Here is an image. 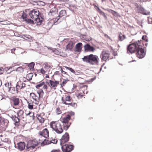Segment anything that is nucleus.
Returning <instances> with one entry per match:
<instances>
[{
	"label": "nucleus",
	"instance_id": "1",
	"mask_svg": "<svg viewBox=\"0 0 152 152\" xmlns=\"http://www.w3.org/2000/svg\"><path fill=\"white\" fill-rule=\"evenodd\" d=\"M142 41L141 40L137 41L129 45L127 48L128 53H132L136 50H137L136 54L137 57L140 59L142 58Z\"/></svg>",
	"mask_w": 152,
	"mask_h": 152
},
{
	"label": "nucleus",
	"instance_id": "2",
	"mask_svg": "<svg viewBox=\"0 0 152 152\" xmlns=\"http://www.w3.org/2000/svg\"><path fill=\"white\" fill-rule=\"evenodd\" d=\"M50 126L53 130L58 134H61L63 132L62 124L60 121H52L50 124Z\"/></svg>",
	"mask_w": 152,
	"mask_h": 152
},
{
	"label": "nucleus",
	"instance_id": "3",
	"mask_svg": "<svg viewBox=\"0 0 152 152\" xmlns=\"http://www.w3.org/2000/svg\"><path fill=\"white\" fill-rule=\"evenodd\" d=\"M71 117L69 115H67L65 117L63 118L60 121L61 123L62 124L64 129L65 130L68 129L70 125V123L69 122V121Z\"/></svg>",
	"mask_w": 152,
	"mask_h": 152
},
{
	"label": "nucleus",
	"instance_id": "4",
	"mask_svg": "<svg viewBox=\"0 0 152 152\" xmlns=\"http://www.w3.org/2000/svg\"><path fill=\"white\" fill-rule=\"evenodd\" d=\"M39 144L38 142L36 140L29 141L26 145L27 150L28 151L33 150Z\"/></svg>",
	"mask_w": 152,
	"mask_h": 152
},
{
	"label": "nucleus",
	"instance_id": "5",
	"mask_svg": "<svg viewBox=\"0 0 152 152\" xmlns=\"http://www.w3.org/2000/svg\"><path fill=\"white\" fill-rule=\"evenodd\" d=\"M37 92L39 95V96H37L33 93H31L30 94L31 97L34 100L38 99L39 98H42L44 94V92L42 90L37 91Z\"/></svg>",
	"mask_w": 152,
	"mask_h": 152
},
{
	"label": "nucleus",
	"instance_id": "6",
	"mask_svg": "<svg viewBox=\"0 0 152 152\" xmlns=\"http://www.w3.org/2000/svg\"><path fill=\"white\" fill-rule=\"evenodd\" d=\"M39 11L37 9H34L31 11L29 13V15L32 19H35L37 17H39Z\"/></svg>",
	"mask_w": 152,
	"mask_h": 152
},
{
	"label": "nucleus",
	"instance_id": "7",
	"mask_svg": "<svg viewBox=\"0 0 152 152\" xmlns=\"http://www.w3.org/2000/svg\"><path fill=\"white\" fill-rule=\"evenodd\" d=\"M61 146L63 152H70L72 151L73 148V145L67 144H64Z\"/></svg>",
	"mask_w": 152,
	"mask_h": 152
},
{
	"label": "nucleus",
	"instance_id": "8",
	"mask_svg": "<svg viewBox=\"0 0 152 152\" xmlns=\"http://www.w3.org/2000/svg\"><path fill=\"white\" fill-rule=\"evenodd\" d=\"M89 63L92 64H97L98 62V58L97 56L93 54L90 55Z\"/></svg>",
	"mask_w": 152,
	"mask_h": 152
},
{
	"label": "nucleus",
	"instance_id": "9",
	"mask_svg": "<svg viewBox=\"0 0 152 152\" xmlns=\"http://www.w3.org/2000/svg\"><path fill=\"white\" fill-rule=\"evenodd\" d=\"M69 135L67 133H66L63 135L60 139V144L61 145H64V143L68 142L69 140Z\"/></svg>",
	"mask_w": 152,
	"mask_h": 152
},
{
	"label": "nucleus",
	"instance_id": "10",
	"mask_svg": "<svg viewBox=\"0 0 152 152\" xmlns=\"http://www.w3.org/2000/svg\"><path fill=\"white\" fill-rule=\"evenodd\" d=\"M109 56L108 52L103 50L101 53V57L102 60L106 61L109 58Z\"/></svg>",
	"mask_w": 152,
	"mask_h": 152
},
{
	"label": "nucleus",
	"instance_id": "11",
	"mask_svg": "<svg viewBox=\"0 0 152 152\" xmlns=\"http://www.w3.org/2000/svg\"><path fill=\"white\" fill-rule=\"evenodd\" d=\"M84 47L86 52H94L95 50V48L94 47L88 44L85 45Z\"/></svg>",
	"mask_w": 152,
	"mask_h": 152
},
{
	"label": "nucleus",
	"instance_id": "12",
	"mask_svg": "<svg viewBox=\"0 0 152 152\" xmlns=\"http://www.w3.org/2000/svg\"><path fill=\"white\" fill-rule=\"evenodd\" d=\"M59 19V17H57L56 18H53V19H51L48 22V24L50 27H51L53 25H56L57 24V23H56Z\"/></svg>",
	"mask_w": 152,
	"mask_h": 152
},
{
	"label": "nucleus",
	"instance_id": "13",
	"mask_svg": "<svg viewBox=\"0 0 152 152\" xmlns=\"http://www.w3.org/2000/svg\"><path fill=\"white\" fill-rule=\"evenodd\" d=\"M39 134L44 137L46 138L48 137L49 132L47 129L45 128L43 130L40 131Z\"/></svg>",
	"mask_w": 152,
	"mask_h": 152
},
{
	"label": "nucleus",
	"instance_id": "14",
	"mask_svg": "<svg viewBox=\"0 0 152 152\" xmlns=\"http://www.w3.org/2000/svg\"><path fill=\"white\" fill-rule=\"evenodd\" d=\"M74 43L72 41H69L68 44L66 45L65 49L66 50H71L73 47V45Z\"/></svg>",
	"mask_w": 152,
	"mask_h": 152
},
{
	"label": "nucleus",
	"instance_id": "15",
	"mask_svg": "<svg viewBox=\"0 0 152 152\" xmlns=\"http://www.w3.org/2000/svg\"><path fill=\"white\" fill-rule=\"evenodd\" d=\"M82 48V44L81 43L79 42L77 44L75 47V52H80Z\"/></svg>",
	"mask_w": 152,
	"mask_h": 152
},
{
	"label": "nucleus",
	"instance_id": "16",
	"mask_svg": "<svg viewBox=\"0 0 152 152\" xmlns=\"http://www.w3.org/2000/svg\"><path fill=\"white\" fill-rule=\"evenodd\" d=\"M12 100L13 102L14 105L15 106H17L19 105L20 100L18 98L13 97H12Z\"/></svg>",
	"mask_w": 152,
	"mask_h": 152
},
{
	"label": "nucleus",
	"instance_id": "17",
	"mask_svg": "<svg viewBox=\"0 0 152 152\" xmlns=\"http://www.w3.org/2000/svg\"><path fill=\"white\" fill-rule=\"evenodd\" d=\"M26 145L24 142H20L18 144V148L21 151L23 150L25 148Z\"/></svg>",
	"mask_w": 152,
	"mask_h": 152
},
{
	"label": "nucleus",
	"instance_id": "18",
	"mask_svg": "<svg viewBox=\"0 0 152 152\" xmlns=\"http://www.w3.org/2000/svg\"><path fill=\"white\" fill-rule=\"evenodd\" d=\"M46 140H44L42 144L43 145V144H48L51 143L53 144H56L57 142V140L56 139H52L50 141H48V142H46Z\"/></svg>",
	"mask_w": 152,
	"mask_h": 152
},
{
	"label": "nucleus",
	"instance_id": "19",
	"mask_svg": "<svg viewBox=\"0 0 152 152\" xmlns=\"http://www.w3.org/2000/svg\"><path fill=\"white\" fill-rule=\"evenodd\" d=\"M49 83L52 87H56L59 84V82L56 80H50Z\"/></svg>",
	"mask_w": 152,
	"mask_h": 152
},
{
	"label": "nucleus",
	"instance_id": "20",
	"mask_svg": "<svg viewBox=\"0 0 152 152\" xmlns=\"http://www.w3.org/2000/svg\"><path fill=\"white\" fill-rule=\"evenodd\" d=\"M34 19H35V23H37V25H40L43 20V18L41 17H40L39 15V17H37V18H35Z\"/></svg>",
	"mask_w": 152,
	"mask_h": 152
},
{
	"label": "nucleus",
	"instance_id": "21",
	"mask_svg": "<svg viewBox=\"0 0 152 152\" xmlns=\"http://www.w3.org/2000/svg\"><path fill=\"white\" fill-rule=\"evenodd\" d=\"M10 117L14 120L15 123H18L20 121V120L18 117H16L15 115L10 114Z\"/></svg>",
	"mask_w": 152,
	"mask_h": 152
},
{
	"label": "nucleus",
	"instance_id": "22",
	"mask_svg": "<svg viewBox=\"0 0 152 152\" xmlns=\"http://www.w3.org/2000/svg\"><path fill=\"white\" fill-rule=\"evenodd\" d=\"M24 15H22V17L23 19L27 23H30L31 24H32L34 23V21L33 20H31V19H28L26 17H24Z\"/></svg>",
	"mask_w": 152,
	"mask_h": 152
},
{
	"label": "nucleus",
	"instance_id": "23",
	"mask_svg": "<svg viewBox=\"0 0 152 152\" xmlns=\"http://www.w3.org/2000/svg\"><path fill=\"white\" fill-rule=\"evenodd\" d=\"M9 92L12 94H15L17 92V90L14 87H11L8 89Z\"/></svg>",
	"mask_w": 152,
	"mask_h": 152
},
{
	"label": "nucleus",
	"instance_id": "24",
	"mask_svg": "<svg viewBox=\"0 0 152 152\" xmlns=\"http://www.w3.org/2000/svg\"><path fill=\"white\" fill-rule=\"evenodd\" d=\"M44 68L46 70H48L50 69L52 67V65L50 64L47 63H45L44 64Z\"/></svg>",
	"mask_w": 152,
	"mask_h": 152
},
{
	"label": "nucleus",
	"instance_id": "25",
	"mask_svg": "<svg viewBox=\"0 0 152 152\" xmlns=\"http://www.w3.org/2000/svg\"><path fill=\"white\" fill-rule=\"evenodd\" d=\"M90 59V55L85 56L83 58H82L83 61L89 63Z\"/></svg>",
	"mask_w": 152,
	"mask_h": 152
},
{
	"label": "nucleus",
	"instance_id": "26",
	"mask_svg": "<svg viewBox=\"0 0 152 152\" xmlns=\"http://www.w3.org/2000/svg\"><path fill=\"white\" fill-rule=\"evenodd\" d=\"M97 11L101 15L104 17L105 19H106L107 18V17L105 13L102 11L99 8H98Z\"/></svg>",
	"mask_w": 152,
	"mask_h": 152
},
{
	"label": "nucleus",
	"instance_id": "27",
	"mask_svg": "<svg viewBox=\"0 0 152 152\" xmlns=\"http://www.w3.org/2000/svg\"><path fill=\"white\" fill-rule=\"evenodd\" d=\"M66 14V12L65 10H62L59 13L58 16L59 18L60 17H61L64 16Z\"/></svg>",
	"mask_w": 152,
	"mask_h": 152
},
{
	"label": "nucleus",
	"instance_id": "28",
	"mask_svg": "<svg viewBox=\"0 0 152 152\" xmlns=\"http://www.w3.org/2000/svg\"><path fill=\"white\" fill-rule=\"evenodd\" d=\"M34 62H31L28 64V66L30 70H34Z\"/></svg>",
	"mask_w": 152,
	"mask_h": 152
},
{
	"label": "nucleus",
	"instance_id": "29",
	"mask_svg": "<svg viewBox=\"0 0 152 152\" xmlns=\"http://www.w3.org/2000/svg\"><path fill=\"white\" fill-rule=\"evenodd\" d=\"M33 76V74L32 73H29L27 75L26 78L28 80H30L32 79Z\"/></svg>",
	"mask_w": 152,
	"mask_h": 152
},
{
	"label": "nucleus",
	"instance_id": "30",
	"mask_svg": "<svg viewBox=\"0 0 152 152\" xmlns=\"http://www.w3.org/2000/svg\"><path fill=\"white\" fill-rule=\"evenodd\" d=\"M37 119L41 123H43L44 121V119L40 115H39L37 117Z\"/></svg>",
	"mask_w": 152,
	"mask_h": 152
},
{
	"label": "nucleus",
	"instance_id": "31",
	"mask_svg": "<svg viewBox=\"0 0 152 152\" xmlns=\"http://www.w3.org/2000/svg\"><path fill=\"white\" fill-rule=\"evenodd\" d=\"M16 71L20 73H22L23 71V69L22 67H19L16 68Z\"/></svg>",
	"mask_w": 152,
	"mask_h": 152
},
{
	"label": "nucleus",
	"instance_id": "32",
	"mask_svg": "<svg viewBox=\"0 0 152 152\" xmlns=\"http://www.w3.org/2000/svg\"><path fill=\"white\" fill-rule=\"evenodd\" d=\"M48 15L49 16H54L55 15H57V14H56V12L54 11L53 10L50 11L48 13Z\"/></svg>",
	"mask_w": 152,
	"mask_h": 152
},
{
	"label": "nucleus",
	"instance_id": "33",
	"mask_svg": "<svg viewBox=\"0 0 152 152\" xmlns=\"http://www.w3.org/2000/svg\"><path fill=\"white\" fill-rule=\"evenodd\" d=\"M68 81V80L67 79H64V80L62 82L61 84V87H62L64 86L67 83Z\"/></svg>",
	"mask_w": 152,
	"mask_h": 152
},
{
	"label": "nucleus",
	"instance_id": "34",
	"mask_svg": "<svg viewBox=\"0 0 152 152\" xmlns=\"http://www.w3.org/2000/svg\"><path fill=\"white\" fill-rule=\"evenodd\" d=\"M23 113V111L22 110H20L17 113L18 117H20L21 116Z\"/></svg>",
	"mask_w": 152,
	"mask_h": 152
},
{
	"label": "nucleus",
	"instance_id": "35",
	"mask_svg": "<svg viewBox=\"0 0 152 152\" xmlns=\"http://www.w3.org/2000/svg\"><path fill=\"white\" fill-rule=\"evenodd\" d=\"M44 84V82H42L40 83L39 84H37L36 86V88H38L39 87L43 86V85Z\"/></svg>",
	"mask_w": 152,
	"mask_h": 152
},
{
	"label": "nucleus",
	"instance_id": "36",
	"mask_svg": "<svg viewBox=\"0 0 152 152\" xmlns=\"http://www.w3.org/2000/svg\"><path fill=\"white\" fill-rule=\"evenodd\" d=\"M26 115V116H29V117H33L34 113L33 112H29V113H25Z\"/></svg>",
	"mask_w": 152,
	"mask_h": 152
},
{
	"label": "nucleus",
	"instance_id": "37",
	"mask_svg": "<svg viewBox=\"0 0 152 152\" xmlns=\"http://www.w3.org/2000/svg\"><path fill=\"white\" fill-rule=\"evenodd\" d=\"M64 67L67 69H68L72 72L75 74V71L71 68L67 66H64Z\"/></svg>",
	"mask_w": 152,
	"mask_h": 152
},
{
	"label": "nucleus",
	"instance_id": "38",
	"mask_svg": "<svg viewBox=\"0 0 152 152\" xmlns=\"http://www.w3.org/2000/svg\"><path fill=\"white\" fill-rule=\"evenodd\" d=\"M125 36L124 35L122 34H120L119 35V39L120 40L122 41L125 39Z\"/></svg>",
	"mask_w": 152,
	"mask_h": 152
},
{
	"label": "nucleus",
	"instance_id": "39",
	"mask_svg": "<svg viewBox=\"0 0 152 152\" xmlns=\"http://www.w3.org/2000/svg\"><path fill=\"white\" fill-rule=\"evenodd\" d=\"M72 98L69 96H66L65 100L67 101L70 102L71 101Z\"/></svg>",
	"mask_w": 152,
	"mask_h": 152
},
{
	"label": "nucleus",
	"instance_id": "40",
	"mask_svg": "<svg viewBox=\"0 0 152 152\" xmlns=\"http://www.w3.org/2000/svg\"><path fill=\"white\" fill-rule=\"evenodd\" d=\"M5 86L6 87L8 88L9 89L11 87V84L9 83H7L5 84Z\"/></svg>",
	"mask_w": 152,
	"mask_h": 152
},
{
	"label": "nucleus",
	"instance_id": "41",
	"mask_svg": "<svg viewBox=\"0 0 152 152\" xmlns=\"http://www.w3.org/2000/svg\"><path fill=\"white\" fill-rule=\"evenodd\" d=\"M19 82H18L16 86V89L18 91V89H21L22 88L19 85Z\"/></svg>",
	"mask_w": 152,
	"mask_h": 152
},
{
	"label": "nucleus",
	"instance_id": "42",
	"mask_svg": "<svg viewBox=\"0 0 152 152\" xmlns=\"http://www.w3.org/2000/svg\"><path fill=\"white\" fill-rule=\"evenodd\" d=\"M112 14L114 16L118 17V16H120L118 13L117 12L113 11V12L112 13Z\"/></svg>",
	"mask_w": 152,
	"mask_h": 152
},
{
	"label": "nucleus",
	"instance_id": "43",
	"mask_svg": "<svg viewBox=\"0 0 152 152\" xmlns=\"http://www.w3.org/2000/svg\"><path fill=\"white\" fill-rule=\"evenodd\" d=\"M39 72L42 74H44L46 73V71L43 68H42L39 70Z\"/></svg>",
	"mask_w": 152,
	"mask_h": 152
},
{
	"label": "nucleus",
	"instance_id": "44",
	"mask_svg": "<svg viewBox=\"0 0 152 152\" xmlns=\"http://www.w3.org/2000/svg\"><path fill=\"white\" fill-rule=\"evenodd\" d=\"M56 111L57 114H60L61 113V111L59 108H57L56 109Z\"/></svg>",
	"mask_w": 152,
	"mask_h": 152
},
{
	"label": "nucleus",
	"instance_id": "45",
	"mask_svg": "<svg viewBox=\"0 0 152 152\" xmlns=\"http://www.w3.org/2000/svg\"><path fill=\"white\" fill-rule=\"evenodd\" d=\"M15 112L14 111L12 110H10L9 111V115L10 116V114L13 115H15Z\"/></svg>",
	"mask_w": 152,
	"mask_h": 152
},
{
	"label": "nucleus",
	"instance_id": "46",
	"mask_svg": "<svg viewBox=\"0 0 152 152\" xmlns=\"http://www.w3.org/2000/svg\"><path fill=\"white\" fill-rule=\"evenodd\" d=\"M53 51L54 52L55 54L57 55H58L59 53V51L55 49L53 50Z\"/></svg>",
	"mask_w": 152,
	"mask_h": 152
},
{
	"label": "nucleus",
	"instance_id": "47",
	"mask_svg": "<svg viewBox=\"0 0 152 152\" xmlns=\"http://www.w3.org/2000/svg\"><path fill=\"white\" fill-rule=\"evenodd\" d=\"M147 36L145 35H143V40H145L146 42L148 41V39L147 38Z\"/></svg>",
	"mask_w": 152,
	"mask_h": 152
},
{
	"label": "nucleus",
	"instance_id": "48",
	"mask_svg": "<svg viewBox=\"0 0 152 152\" xmlns=\"http://www.w3.org/2000/svg\"><path fill=\"white\" fill-rule=\"evenodd\" d=\"M43 89H47L48 88V86L47 85L45 84V83L44 82V84L43 85Z\"/></svg>",
	"mask_w": 152,
	"mask_h": 152
},
{
	"label": "nucleus",
	"instance_id": "49",
	"mask_svg": "<svg viewBox=\"0 0 152 152\" xmlns=\"http://www.w3.org/2000/svg\"><path fill=\"white\" fill-rule=\"evenodd\" d=\"M70 106L73 107H77V104L75 103H71V104Z\"/></svg>",
	"mask_w": 152,
	"mask_h": 152
},
{
	"label": "nucleus",
	"instance_id": "50",
	"mask_svg": "<svg viewBox=\"0 0 152 152\" xmlns=\"http://www.w3.org/2000/svg\"><path fill=\"white\" fill-rule=\"evenodd\" d=\"M148 23L150 24L152 23V18H148Z\"/></svg>",
	"mask_w": 152,
	"mask_h": 152
},
{
	"label": "nucleus",
	"instance_id": "51",
	"mask_svg": "<svg viewBox=\"0 0 152 152\" xmlns=\"http://www.w3.org/2000/svg\"><path fill=\"white\" fill-rule=\"evenodd\" d=\"M61 101H62V103H63L64 104H67V103L66 101H65L63 97H62L61 98Z\"/></svg>",
	"mask_w": 152,
	"mask_h": 152
},
{
	"label": "nucleus",
	"instance_id": "52",
	"mask_svg": "<svg viewBox=\"0 0 152 152\" xmlns=\"http://www.w3.org/2000/svg\"><path fill=\"white\" fill-rule=\"evenodd\" d=\"M28 108L30 109H33V105H31L29 104L28 105Z\"/></svg>",
	"mask_w": 152,
	"mask_h": 152
},
{
	"label": "nucleus",
	"instance_id": "53",
	"mask_svg": "<svg viewBox=\"0 0 152 152\" xmlns=\"http://www.w3.org/2000/svg\"><path fill=\"white\" fill-rule=\"evenodd\" d=\"M143 15H148L150 12H147V13H146L145 12L144 10H143Z\"/></svg>",
	"mask_w": 152,
	"mask_h": 152
},
{
	"label": "nucleus",
	"instance_id": "54",
	"mask_svg": "<svg viewBox=\"0 0 152 152\" xmlns=\"http://www.w3.org/2000/svg\"><path fill=\"white\" fill-rule=\"evenodd\" d=\"M107 11H108V12L111 13L112 14V12H113V10H112L111 9H107Z\"/></svg>",
	"mask_w": 152,
	"mask_h": 152
},
{
	"label": "nucleus",
	"instance_id": "55",
	"mask_svg": "<svg viewBox=\"0 0 152 152\" xmlns=\"http://www.w3.org/2000/svg\"><path fill=\"white\" fill-rule=\"evenodd\" d=\"M3 69L0 67V74H2L3 73Z\"/></svg>",
	"mask_w": 152,
	"mask_h": 152
},
{
	"label": "nucleus",
	"instance_id": "56",
	"mask_svg": "<svg viewBox=\"0 0 152 152\" xmlns=\"http://www.w3.org/2000/svg\"><path fill=\"white\" fill-rule=\"evenodd\" d=\"M51 152H60L59 150H54L52 151Z\"/></svg>",
	"mask_w": 152,
	"mask_h": 152
},
{
	"label": "nucleus",
	"instance_id": "57",
	"mask_svg": "<svg viewBox=\"0 0 152 152\" xmlns=\"http://www.w3.org/2000/svg\"><path fill=\"white\" fill-rule=\"evenodd\" d=\"M143 58L144 57L146 51H145L144 49L143 48Z\"/></svg>",
	"mask_w": 152,
	"mask_h": 152
},
{
	"label": "nucleus",
	"instance_id": "58",
	"mask_svg": "<svg viewBox=\"0 0 152 152\" xmlns=\"http://www.w3.org/2000/svg\"><path fill=\"white\" fill-rule=\"evenodd\" d=\"M25 85H25V83H22V86H21V87L22 88H24V87H25Z\"/></svg>",
	"mask_w": 152,
	"mask_h": 152
},
{
	"label": "nucleus",
	"instance_id": "59",
	"mask_svg": "<svg viewBox=\"0 0 152 152\" xmlns=\"http://www.w3.org/2000/svg\"><path fill=\"white\" fill-rule=\"evenodd\" d=\"M77 96L78 98H79L82 97V95H81L80 94H79L78 95H77Z\"/></svg>",
	"mask_w": 152,
	"mask_h": 152
},
{
	"label": "nucleus",
	"instance_id": "60",
	"mask_svg": "<svg viewBox=\"0 0 152 152\" xmlns=\"http://www.w3.org/2000/svg\"><path fill=\"white\" fill-rule=\"evenodd\" d=\"M62 74H63V75H67L66 72H65L64 71L62 73Z\"/></svg>",
	"mask_w": 152,
	"mask_h": 152
},
{
	"label": "nucleus",
	"instance_id": "61",
	"mask_svg": "<svg viewBox=\"0 0 152 152\" xmlns=\"http://www.w3.org/2000/svg\"><path fill=\"white\" fill-rule=\"evenodd\" d=\"M104 36L106 37L109 38V39L110 38L109 37L107 34H105Z\"/></svg>",
	"mask_w": 152,
	"mask_h": 152
},
{
	"label": "nucleus",
	"instance_id": "62",
	"mask_svg": "<svg viewBox=\"0 0 152 152\" xmlns=\"http://www.w3.org/2000/svg\"><path fill=\"white\" fill-rule=\"evenodd\" d=\"M35 100V103L36 104H38V101L37 100Z\"/></svg>",
	"mask_w": 152,
	"mask_h": 152
},
{
	"label": "nucleus",
	"instance_id": "63",
	"mask_svg": "<svg viewBox=\"0 0 152 152\" xmlns=\"http://www.w3.org/2000/svg\"><path fill=\"white\" fill-rule=\"evenodd\" d=\"M15 50V49H13L11 50V53H14V51Z\"/></svg>",
	"mask_w": 152,
	"mask_h": 152
},
{
	"label": "nucleus",
	"instance_id": "64",
	"mask_svg": "<svg viewBox=\"0 0 152 152\" xmlns=\"http://www.w3.org/2000/svg\"><path fill=\"white\" fill-rule=\"evenodd\" d=\"M83 93L84 94H87V91H86L85 90H84V91H83Z\"/></svg>",
	"mask_w": 152,
	"mask_h": 152
}]
</instances>
